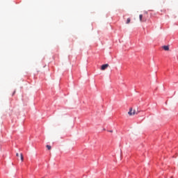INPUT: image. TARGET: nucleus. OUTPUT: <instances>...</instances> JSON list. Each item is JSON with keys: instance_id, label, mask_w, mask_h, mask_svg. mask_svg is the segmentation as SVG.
<instances>
[{"instance_id": "nucleus-1", "label": "nucleus", "mask_w": 178, "mask_h": 178, "mask_svg": "<svg viewBox=\"0 0 178 178\" xmlns=\"http://www.w3.org/2000/svg\"><path fill=\"white\" fill-rule=\"evenodd\" d=\"M136 114L137 113L136 112V110H133V108H129V111L128 112V115H129V116H133Z\"/></svg>"}, {"instance_id": "nucleus-2", "label": "nucleus", "mask_w": 178, "mask_h": 178, "mask_svg": "<svg viewBox=\"0 0 178 178\" xmlns=\"http://www.w3.org/2000/svg\"><path fill=\"white\" fill-rule=\"evenodd\" d=\"M106 67H109V65L108 64H104L103 65H102V70H105L106 69Z\"/></svg>"}, {"instance_id": "nucleus-3", "label": "nucleus", "mask_w": 178, "mask_h": 178, "mask_svg": "<svg viewBox=\"0 0 178 178\" xmlns=\"http://www.w3.org/2000/svg\"><path fill=\"white\" fill-rule=\"evenodd\" d=\"M163 49L164 51H169V46H163Z\"/></svg>"}, {"instance_id": "nucleus-4", "label": "nucleus", "mask_w": 178, "mask_h": 178, "mask_svg": "<svg viewBox=\"0 0 178 178\" xmlns=\"http://www.w3.org/2000/svg\"><path fill=\"white\" fill-rule=\"evenodd\" d=\"M20 156H21V161L22 162H23V161H24V158L23 157V154H20Z\"/></svg>"}, {"instance_id": "nucleus-5", "label": "nucleus", "mask_w": 178, "mask_h": 178, "mask_svg": "<svg viewBox=\"0 0 178 178\" xmlns=\"http://www.w3.org/2000/svg\"><path fill=\"white\" fill-rule=\"evenodd\" d=\"M140 22H143V15H139Z\"/></svg>"}, {"instance_id": "nucleus-6", "label": "nucleus", "mask_w": 178, "mask_h": 178, "mask_svg": "<svg viewBox=\"0 0 178 178\" xmlns=\"http://www.w3.org/2000/svg\"><path fill=\"white\" fill-rule=\"evenodd\" d=\"M47 149H49V150H50V149H51V145H47Z\"/></svg>"}, {"instance_id": "nucleus-7", "label": "nucleus", "mask_w": 178, "mask_h": 178, "mask_svg": "<svg viewBox=\"0 0 178 178\" xmlns=\"http://www.w3.org/2000/svg\"><path fill=\"white\" fill-rule=\"evenodd\" d=\"M130 22H131L130 18H127V24H129L130 23Z\"/></svg>"}, {"instance_id": "nucleus-8", "label": "nucleus", "mask_w": 178, "mask_h": 178, "mask_svg": "<svg viewBox=\"0 0 178 178\" xmlns=\"http://www.w3.org/2000/svg\"><path fill=\"white\" fill-rule=\"evenodd\" d=\"M15 94H16V90L13 92V95H15Z\"/></svg>"}, {"instance_id": "nucleus-9", "label": "nucleus", "mask_w": 178, "mask_h": 178, "mask_svg": "<svg viewBox=\"0 0 178 178\" xmlns=\"http://www.w3.org/2000/svg\"><path fill=\"white\" fill-rule=\"evenodd\" d=\"M16 156H19V153H17V154H16Z\"/></svg>"}, {"instance_id": "nucleus-10", "label": "nucleus", "mask_w": 178, "mask_h": 178, "mask_svg": "<svg viewBox=\"0 0 178 178\" xmlns=\"http://www.w3.org/2000/svg\"><path fill=\"white\" fill-rule=\"evenodd\" d=\"M110 131V133H113V131Z\"/></svg>"}]
</instances>
